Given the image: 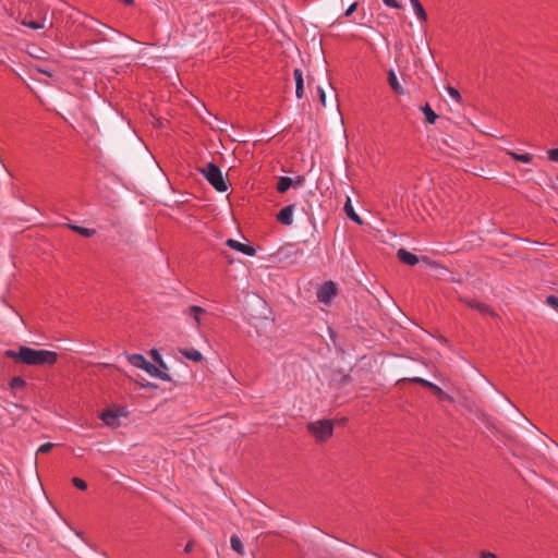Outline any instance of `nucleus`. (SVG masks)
Masks as SVG:
<instances>
[{
	"label": "nucleus",
	"instance_id": "obj_1",
	"mask_svg": "<svg viewBox=\"0 0 558 558\" xmlns=\"http://www.w3.org/2000/svg\"><path fill=\"white\" fill-rule=\"evenodd\" d=\"M7 357L16 362H21L31 366L54 365L58 361V353L50 350H36L29 347L22 345L19 351L7 350L4 352Z\"/></svg>",
	"mask_w": 558,
	"mask_h": 558
},
{
	"label": "nucleus",
	"instance_id": "obj_2",
	"mask_svg": "<svg viewBox=\"0 0 558 558\" xmlns=\"http://www.w3.org/2000/svg\"><path fill=\"white\" fill-rule=\"evenodd\" d=\"M199 171L218 192H226L228 190V184L223 179L220 168L214 162L205 165Z\"/></svg>",
	"mask_w": 558,
	"mask_h": 558
},
{
	"label": "nucleus",
	"instance_id": "obj_3",
	"mask_svg": "<svg viewBox=\"0 0 558 558\" xmlns=\"http://www.w3.org/2000/svg\"><path fill=\"white\" fill-rule=\"evenodd\" d=\"M307 430L317 441H326L333 434V424L330 420H319L310 423Z\"/></svg>",
	"mask_w": 558,
	"mask_h": 558
},
{
	"label": "nucleus",
	"instance_id": "obj_4",
	"mask_svg": "<svg viewBox=\"0 0 558 558\" xmlns=\"http://www.w3.org/2000/svg\"><path fill=\"white\" fill-rule=\"evenodd\" d=\"M336 294H337V288L332 281L325 282L317 290V299L325 304H329L332 301V299L336 296Z\"/></svg>",
	"mask_w": 558,
	"mask_h": 558
},
{
	"label": "nucleus",
	"instance_id": "obj_5",
	"mask_svg": "<svg viewBox=\"0 0 558 558\" xmlns=\"http://www.w3.org/2000/svg\"><path fill=\"white\" fill-rule=\"evenodd\" d=\"M226 244L234 250V251H238L244 255H247V256H254L256 254V250L254 246L250 245V244H245V243H241L239 242L238 240H233V239H228Z\"/></svg>",
	"mask_w": 558,
	"mask_h": 558
},
{
	"label": "nucleus",
	"instance_id": "obj_6",
	"mask_svg": "<svg viewBox=\"0 0 558 558\" xmlns=\"http://www.w3.org/2000/svg\"><path fill=\"white\" fill-rule=\"evenodd\" d=\"M303 182H304V179L301 177H298L296 180H293L292 178H289V177H281V178H279V181L277 184V190L279 193H284L291 186H296V187L302 186Z\"/></svg>",
	"mask_w": 558,
	"mask_h": 558
},
{
	"label": "nucleus",
	"instance_id": "obj_7",
	"mask_svg": "<svg viewBox=\"0 0 558 558\" xmlns=\"http://www.w3.org/2000/svg\"><path fill=\"white\" fill-rule=\"evenodd\" d=\"M293 211L294 205L283 207L277 216L278 221L284 226H291L293 223Z\"/></svg>",
	"mask_w": 558,
	"mask_h": 558
},
{
	"label": "nucleus",
	"instance_id": "obj_8",
	"mask_svg": "<svg viewBox=\"0 0 558 558\" xmlns=\"http://www.w3.org/2000/svg\"><path fill=\"white\" fill-rule=\"evenodd\" d=\"M397 255L399 259L407 265L414 266L418 263V257L415 254L405 251L404 248H400Z\"/></svg>",
	"mask_w": 558,
	"mask_h": 558
},
{
	"label": "nucleus",
	"instance_id": "obj_9",
	"mask_svg": "<svg viewBox=\"0 0 558 558\" xmlns=\"http://www.w3.org/2000/svg\"><path fill=\"white\" fill-rule=\"evenodd\" d=\"M293 76L295 80V95L300 99L303 97L304 93L303 73L300 69H295L293 71Z\"/></svg>",
	"mask_w": 558,
	"mask_h": 558
},
{
	"label": "nucleus",
	"instance_id": "obj_10",
	"mask_svg": "<svg viewBox=\"0 0 558 558\" xmlns=\"http://www.w3.org/2000/svg\"><path fill=\"white\" fill-rule=\"evenodd\" d=\"M187 314L193 318L196 326L199 327L202 325V317L205 314V310L197 305H192L187 310Z\"/></svg>",
	"mask_w": 558,
	"mask_h": 558
},
{
	"label": "nucleus",
	"instance_id": "obj_11",
	"mask_svg": "<svg viewBox=\"0 0 558 558\" xmlns=\"http://www.w3.org/2000/svg\"><path fill=\"white\" fill-rule=\"evenodd\" d=\"M180 353L187 360H191L193 362H202L204 356L203 354L196 350V349H193V348H190V349H180Z\"/></svg>",
	"mask_w": 558,
	"mask_h": 558
},
{
	"label": "nucleus",
	"instance_id": "obj_12",
	"mask_svg": "<svg viewBox=\"0 0 558 558\" xmlns=\"http://www.w3.org/2000/svg\"><path fill=\"white\" fill-rule=\"evenodd\" d=\"M343 209H344L347 216L351 220H353L354 222H356L359 225L363 223L361 217L355 213L350 197L347 198V202H345V204L343 206Z\"/></svg>",
	"mask_w": 558,
	"mask_h": 558
},
{
	"label": "nucleus",
	"instance_id": "obj_13",
	"mask_svg": "<svg viewBox=\"0 0 558 558\" xmlns=\"http://www.w3.org/2000/svg\"><path fill=\"white\" fill-rule=\"evenodd\" d=\"M388 84L391 87V89L397 94H403V87L399 83V80L393 70H389L388 72Z\"/></svg>",
	"mask_w": 558,
	"mask_h": 558
},
{
	"label": "nucleus",
	"instance_id": "obj_14",
	"mask_svg": "<svg viewBox=\"0 0 558 558\" xmlns=\"http://www.w3.org/2000/svg\"><path fill=\"white\" fill-rule=\"evenodd\" d=\"M129 362L141 369H144L148 365V361L142 354H130L128 355Z\"/></svg>",
	"mask_w": 558,
	"mask_h": 558
},
{
	"label": "nucleus",
	"instance_id": "obj_15",
	"mask_svg": "<svg viewBox=\"0 0 558 558\" xmlns=\"http://www.w3.org/2000/svg\"><path fill=\"white\" fill-rule=\"evenodd\" d=\"M410 2L412 4L413 11H414L416 17L422 22H426L427 14H426L423 5L421 4V2L418 0H410Z\"/></svg>",
	"mask_w": 558,
	"mask_h": 558
},
{
	"label": "nucleus",
	"instance_id": "obj_16",
	"mask_svg": "<svg viewBox=\"0 0 558 558\" xmlns=\"http://www.w3.org/2000/svg\"><path fill=\"white\" fill-rule=\"evenodd\" d=\"M422 112L424 113L428 123L434 124L436 122L438 116L434 112L428 104L422 107Z\"/></svg>",
	"mask_w": 558,
	"mask_h": 558
},
{
	"label": "nucleus",
	"instance_id": "obj_17",
	"mask_svg": "<svg viewBox=\"0 0 558 558\" xmlns=\"http://www.w3.org/2000/svg\"><path fill=\"white\" fill-rule=\"evenodd\" d=\"M101 420L106 425L113 426L118 420V415L112 411L107 410L102 412Z\"/></svg>",
	"mask_w": 558,
	"mask_h": 558
},
{
	"label": "nucleus",
	"instance_id": "obj_18",
	"mask_svg": "<svg viewBox=\"0 0 558 558\" xmlns=\"http://www.w3.org/2000/svg\"><path fill=\"white\" fill-rule=\"evenodd\" d=\"M435 396L440 400V401H449V402H452L453 399L451 396H449L447 392H445L439 386L437 385H434L433 388L430 389Z\"/></svg>",
	"mask_w": 558,
	"mask_h": 558
},
{
	"label": "nucleus",
	"instance_id": "obj_19",
	"mask_svg": "<svg viewBox=\"0 0 558 558\" xmlns=\"http://www.w3.org/2000/svg\"><path fill=\"white\" fill-rule=\"evenodd\" d=\"M230 544H231V548L234 551H236L240 555L244 554V546H243L241 539L236 535L231 536Z\"/></svg>",
	"mask_w": 558,
	"mask_h": 558
},
{
	"label": "nucleus",
	"instance_id": "obj_20",
	"mask_svg": "<svg viewBox=\"0 0 558 558\" xmlns=\"http://www.w3.org/2000/svg\"><path fill=\"white\" fill-rule=\"evenodd\" d=\"M509 155L517 161H521V162H524V163H529L532 161L533 157L531 154H518V153H514V151H509Z\"/></svg>",
	"mask_w": 558,
	"mask_h": 558
},
{
	"label": "nucleus",
	"instance_id": "obj_21",
	"mask_svg": "<svg viewBox=\"0 0 558 558\" xmlns=\"http://www.w3.org/2000/svg\"><path fill=\"white\" fill-rule=\"evenodd\" d=\"M469 306L472 308H475L482 313H493L488 305L476 302V301L469 302Z\"/></svg>",
	"mask_w": 558,
	"mask_h": 558
},
{
	"label": "nucleus",
	"instance_id": "obj_22",
	"mask_svg": "<svg viewBox=\"0 0 558 558\" xmlns=\"http://www.w3.org/2000/svg\"><path fill=\"white\" fill-rule=\"evenodd\" d=\"M410 380H411V381H414V383H417V384H420V385H422L423 387L428 388V389H432V388H433V386L435 385V384H433L432 381H428V380H426V379H424V378H421V377H413V378H411Z\"/></svg>",
	"mask_w": 558,
	"mask_h": 558
},
{
	"label": "nucleus",
	"instance_id": "obj_23",
	"mask_svg": "<svg viewBox=\"0 0 558 558\" xmlns=\"http://www.w3.org/2000/svg\"><path fill=\"white\" fill-rule=\"evenodd\" d=\"M10 386L13 389L22 388L25 386V380L21 377H13L10 381Z\"/></svg>",
	"mask_w": 558,
	"mask_h": 558
},
{
	"label": "nucleus",
	"instance_id": "obj_24",
	"mask_svg": "<svg viewBox=\"0 0 558 558\" xmlns=\"http://www.w3.org/2000/svg\"><path fill=\"white\" fill-rule=\"evenodd\" d=\"M72 483L77 489L85 490L87 488L86 482L80 477H73Z\"/></svg>",
	"mask_w": 558,
	"mask_h": 558
},
{
	"label": "nucleus",
	"instance_id": "obj_25",
	"mask_svg": "<svg viewBox=\"0 0 558 558\" xmlns=\"http://www.w3.org/2000/svg\"><path fill=\"white\" fill-rule=\"evenodd\" d=\"M550 161L558 162V148H553L547 151Z\"/></svg>",
	"mask_w": 558,
	"mask_h": 558
},
{
	"label": "nucleus",
	"instance_id": "obj_26",
	"mask_svg": "<svg viewBox=\"0 0 558 558\" xmlns=\"http://www.w3.org/2000/svg\"><path fill=\"white\" fill-rule=\"evenodd\" d=\"M546 303L550 306H553L554 308L558 310V298L555 296V295H549L547 299H546Z\"/></svg>",
	"mask_w": 558,
	"mask_h": 558
},
{
	"label": "nucleus",
	"instance_id": "obj_27",
	"mask_svg": "<svg viewBox=\"0 0 558 558\" xmlns=\"http://www.w3.org/2000/svg\"><path fill=\"white\" fill-rule=\"evenodd\" d=\"M53 447V444L51 442H46V444H43L39 448H38V452L39 453H48Z\"/></svg>",
	"mask_w": 558,
	"mask_h": 558
},
{
	"label": "nucleus",
	"instance_id": "obj_28",
	"mask_svg": "<svg viewBox=\"0 0 558 558\" xmlns=\"http://www.w3.org/2000/svg\"><path fill=\"white\" fill-rule=\"evenodd\" d=\"M144 371H146L149 375L157 376L158 368L148 362V365L144 367Z\"/></svg>",
	"mask_w": 558,
	"mask_h": 558
},
{
	"label": "nucleus",
	"instance_id": "obj_29",
	"mask_svg": "<svg viewBox=\"0 0 558 558\" xmlns=\"http://www.w3.org/2000/svg\"><path fill=\"white\" fill-rule=\"evenodd\" d=\"M74 230L84 236H90L93 234V230L86 228L74 227Z\"/></svg>",
	"mask_w": 558,
	"mask_h": 558
},
{
	"label": "nucleus",
	"instance_id": "obj_30",
	"mask_svg": "<svg viewBox=\"0 0 558 558\" xmlns=\"http://www.w3.org/2000/svg\"><path fill=\"white\" fill-rule=\"evenodd\" d=\"M384 3L389 8L400 9L401 4L398 0H384Z\"/></svg>",
	"mask_w": 558,
	"mask_h": 558
},
{
	"label": "nucleus",
	"instance_id": "obj_31",
	"mask_svg": "<svg viewBox=\"0 0 558 558\" xmlns=\"http://www.w3.org/2000/svg\"><path fill=\"white\" fill-rule=\"evenodd\" d=\"M447 92L448 94L450 95L451 98L456 99V100H459L460 99V94L459 92L453 88V87H448L447 88Z\"/></svg>",
	"mask_w": 558,
	"mask_h": 558
},
{
	"label": "nucleus",
	"instance_id": "obj_32",
	"mask_svg": "<svg viewBox=\"0 0 558 558\" xmlns=\"http://www.w3.org/2000/svg\"><path fill=\"white\" fill-rule=\"evenodd\" d=\"M24 25H26L27 27L33 28V29H39V28H43V27H44V25H43V24H39V23H37V22H33V21H31V22H24Z\"/></svg>",
	"mask_w": 558,
	"mask_h": 558
},
{
	"label": "nucleus",
	"instance_id": "obj_33",
	"mask_svg": "<svg viewBox=\"0 0 558 558\" xmlns=\"http://www.w3.org/2000/svg\"><path fill=\"white\" fill-rule=\"evenodd\" d=\"M356 2L352 3L347 10H345V13L344 15L345 16H350L355 10H356Z\"/></svg>",
	"mask_w": 558,
	"mask_h": 558
},
{
	"label": "nucleus",
	"instance_id": "obj_34",
	"mask_svg": "<svg viewBox=\"0 0 558 558\" xmlns=\"http://www.w3.org/2000/svg\"><path fill=\"white\" fill-rule=\"evenodd\" d=\"M318 94H319V99H320L323 106H326V94L322 87H318Z\"/></svg>",
	"mask_w": 558,
	"mask_h": 558
},
{
	"label": "nucleus",
	"instance_id": "obj_35",
	"mask_svg": "<svg viewBox=\"0 0 558 558\" xmlns=\"http://www.w3.org/2000/svg\"><path fill=\"white\" fill-rule=\"evenodd\" d=\"M481 558H498L495 554L490 553V551H482L481 553Z\"/></svg>",
	"mask_w": 558,
	"mask_h": 558
},
{
	"label": "nucleus",
	"instance_id": "obj_36",
	"mask_svg": "<svg viewBox=\"0 0 558 558\" xmlns=\"http://www.w3.org/2000/svg\"><path fill=\"white\" fill-rule=\"evenodd\" d=\"M120 1L128 5H132L134 3V0H120Z\"/></svg>",
	"mask_w": 558,
	"mask_h": 558
},
{
	"label": "nucleus",
	"instance_id": "obj_37",
	"mask_svg": "<svg viewBox=\"0 0 558 558\" xmlns=\"http://www.w3.org/2000/svg\"><path fill=\"white\" fill-rule=\"evenodd\" d=\"M151 355L154 356V359H159V353L156 350L151 351Z\"/></svg>",
	"mask_w": 558,
	"mask_h": 558
},
{
	"label": "nucleus",
	"instance_id": "obj_38",
	"mask_svg": "<svg viewBox=\"0 0 558 558\" xmlns=\"http://www.w3.org/2000/svg\"><path fill=\"white\" fill-rule=\"evenodd\" d=\"M191 549H192V544H187V545L185 546V549H184V550H185L186 553H189V551H191Z\"/></svg>",
	"mask_w": 558,
	"mask_h": 558
}]
</instances>
